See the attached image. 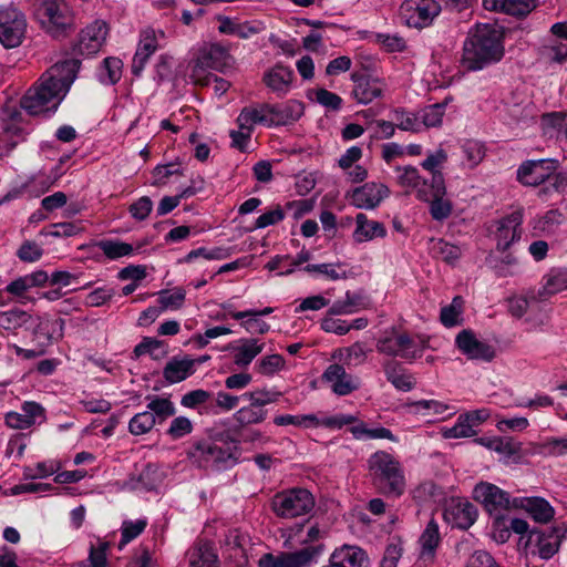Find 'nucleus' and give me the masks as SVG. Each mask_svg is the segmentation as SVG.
I'll return each instance as SVG.
<instances>
[{"label": "nucleus", "instance_id": "obj_31", "mask_svg": "<svg viewBox=\"0 0 567 567\" xmlns=\"http://www.w3.org/2000/svg\"><path fill=\"white\" fill-rule=\"evenodd\" d=\"M414 194L419 200L424 203L433 200V198L439 196H445L446 186L443 174H434L430 179L421 177V183L417 185Z\"/></svg>", "mask_w": 567, "mask_h": 567}, {"label": "nucleus", "instance_id": "obj_43", "mask_svg": "<svg viewBox=\"0 0 567 567\" xmlns=\"http://www.w3.org/2000/svg\"><path fill=\"white\" fill-rule=\"evenodd\" d=\"M564 221V215L559 209H550L543 216L533 220V229L540 233L551 234Z\"/></svg>", "mask_w": 567, "mask_h": 567}, {"label": "nucleus", "instance_id": "obj_22", "mask_svg": "<svg viewBox=\"0 0 567 567\" xmlns=\"http://www.w3.org/2000/svg\"><path fill=\"white\" fill-rule=\"evenodd\" d=\"M37 323L32 329L33 340L38 347L47 348L53 341L63 337L64 320L61 318H50L48 316L38 317Z\"/></svg>", "mask_w": 567, "mask_h": 567}, {"label": "nucleus", "instance_id": "obj_26", "mask_svg": "<svg viewBox=\"0 0 567 567\" xmlns=\"http://www.w3.org/2000/svg\"><path fill=\"white\" fill-rule=\"evenodd\" d=\"M388 382L398 391L409 392L414 389L416 381L412 373L403 364L394 359H388L382 363Z\"/></svg>", "mask_w": 567, "mask_h": 567}, {"label": "nucleus", "instance_id": "obj_2", "mask_svg": "<svg viewBox=\"0 0 567 567\" xmlns=\"http://www.w3.org/2000/svg\"><path fill=\"white\" fill-rule=\"evenodd\" d=\"M504 52L503 31L495 24H476L467 33L460 63L465 71H478L501 61Z\"/></svg>", "mask_w": 567, "mask_h": 567}, {"label": "nucleus", "instance_id": "obj_3", "mask_svg": "<svg viewBox=\"0 0 567 567\" xmlns=\"http://www.w3.org/2000/svg\"><path fill=\"white\" fill-rule=\"evenodd\" d=\"M368 472L373 487L384 496L400 497L406 480L402 464L386 451H377L368 458Z\"/></svg>", "mask_w": 567, "mask_h": 567}, {"label": "nucleus", "instance_id": "obj_52", "mask_svg": "<svg viewBox=\"0 0 567 567\" xmlns=\"http://www.w3.org/2000/svg\"><path fill=\"white\" fill-rule=\"evenodd\" d=\"M462 151L471 168L477 166L485 156L483 144L474 140L465 141L462 145Z\"/></svg>", "mask_w": 567, "mask_h": 567}, {"label": "nucleus", "instance_id": "obj_7", "mask_svg": "<svg viewBox=\"0 0 567 567\" xmlns=\"http://www.w3.org/2000/svg\"><path fill=\"white\" fill-rule=\"evenodd\" d=\"M35 17L53 37L63 34L72 25L73 19L63 0H43L35 9Z\"/></svg>", "mask_w": 567, "mask_h": 567}, {"label": "nucleus", "instance_id": "obj_30", "mask_svg": "<svg viewBox=\"0 0 567 567\" xmlns=\"http://www.w3.org/2000/svg\"><path fill=\"white\" fill-rule=\"evenodd\" d=\"M367 558V554L362 548L353 545H343L336 548L329 559L339 567H362Z\"/></svg>", "mask_w": 567, "mask_h": 567}, {"label": "nucleus", "instance_id": "obj_55", "mask_svg": "<svg viewBox=\"0 0 567 567\" xmlns=\"http://www.w3.org/2000/svg\"><path fill=\"white\" fill-rule=\"evenodd\" d=\"M280 396V392L270 391L267 389H257L255 391L245 392L241 395L244 400L256 401L257 404L262 409L267 404L277 402Z\"/></svg>", "mask_w": 567, "mask_h": 567}, {"label": "nucleus", "instance_id": "obj_13", "mask_svg": "<svg viewBox=\"0 0 567 567\" xmlns=\"http://www.w3.org/2000/svg\"><path fill=\"white\" fill-rule=\"evenodd\" d=\"M165 38L163 30H155L151 27L143 29L140 33V42L132 61V72L134 75H141L151 55L159 48V40Z\"/></svg>", "mask_w": 567, "mask_h": 567}, {"label": "nucleus", "instance_id": "obj_46", "mask_svg": "<svg viewBox=\"0 0 567 567\" xmlns=\"http://www.w3.org/2000/svg\"><path fill=\"white\" fill-rule=\"evenodd\" d=\"M147 526L146 519L124 520L121 527L118 549L140 536Z\"/></svg>", "mask_w": 567, "mask_h": 567}, {"label": "nucleus", "instance_id": "obj_29", "mask_svg": "<svg viewBox=\"0 0 567 567\" xmlns=\"http://www.w3.org/2000/svg\"><path fill=\"white\" fill-rule=\"evenodd\" d=\"M195 372V360L189 357L172 358L163 370L164 379L173 384L186 380Z\"/></svg>", "mask_w": 567, "mask_h": 567}, {"label": "nucleus", "instance_id": "obj_48", "mask_svg": "<svg viewBox=\"0 0 567 567\" xmlns=\"http://www.w3.org/2000/svg\"><path fill=\"white\" fill-rule=\"evenodd\" d=\"M97 246L109 259L128 256L134 250L131 244L118 240H101Z\"/></svg>", "mask_w": 567, "mask_h": 567}, {"label": "nucleus", "instance_id": "obj_56", "mask_svg": "<svg viewBox=\"0 0 567 567\" xmlns=\"http://www.w3.org/2000/svg\"><path fill=\"white\" fill-rule=\"evenodd\" d=\"M111 546L110 540L99 538L96 545H91L89 560L91 567H105L106 566V551Z\"/></svg>", "mask_w": 567, "mask_h": 567}, {"label": "nucleus", "instance_id": "obj_33", "mask_svg": "<svg viewBox=\"0 0 567 567\" xmlns=\"http://www.w3.org/2000/svg\"><path fill=\"white\" fill-rule=\"evenodd\" d=\"M249 402L250 403L248 405L240 408L234 413V424L241 426L257 425L267 419V410L259 406L256 401Z\"/></svg>", "mask_w": 567, "mask_h": 567}, {"label": "nucleus", "instance_id": "obj_53", "mask_svg": "<svg viewBox=\"0 0 567 567\" xmlns=\"http://www.w3.org/2000/svg\"><path fill=\"white\" fill-rule=\"evenodd\" d=\"M539 453L547 456H563L567 454V437H548L539 444Z\"/></svg>", "mask_w": 567, "mask_h": 567}, {"label": "nucleus", "instance_id": "obj_40", "mask_svg": "<svg viewBox=\"0 0 567 567\" xmlns=\"http://www.w3.org/2000/svg\"><path fill=\"white\" fill-rule=\"evenodd\" d=\"M396 183L405 189L406 193L415 192L417 185L421 183V174L415 166H395Z\"/></svg>", "mask_w": 567, "mask_h": 567}, {"label": "nucleus", "instance_id": "obj_15", "mask_svg": "<svg viewBox=\"0 0 567 567\" xmlns=\"http://www.w3.org/2000/svg\"><path fill=\"white\" fill-rule=\"evenodd\" d=\"M476 506L466 498H451L444 509L445 520L460 529L470 528L477 518Z\"/></svg>", "mask_w": 567, "mask_h": 567}, {"label": "nucleus", "instance_id": "obj_14", "mask_svg": "<svg viewBox=\"0 0 567 567\" xmlns=\"http://www.w3.org/2000/svg\"><path fill=\"white\" fill-rule=\"evenodd\" d=\"M523 212L515 210L496 221L495 240L499 251L507 250L523 234Z\"/></svg>", "mask_w": 567, "mask_h": 567}, {"label": "nucleus", "instance_id": "obj_24", "mask_svg": "<svg viewBox=\"0 0 567 567\" xmlns=\"http://www.w3.org/2000/svg\"><path fill=\"white\" fill-rule=\"evenodd\" d=\"M293 79L292 69L278 63L265 72L262 81L277 96L282 97L290 91Z\"/></svg>", "mask_w": 567, "mask_h": 567}, {"label": "nucleus", "instance_id": "obj_21", "mask_svg": "<svg viewBox=\"0 0 567 567\" xmlns=\"http://www.w3.org/2000/svg\"><path fill=\"white\" fill-rule=\"evenodd\" d=\"M456 346L471 360L492 361L495 357L493 347L480 341L471 330L457 334Z\"/></svg>", "mask_w": 567, "mask_h": 567}, {"label": "nucleus", "instance_id": "obj_20", "mask_svg": "<svg viewBox=\"0 0 567 567\" xmlns=\"http://www.w3.org/2000/svg\"><path fill=\"white\" fill-rule=\"evenodd\" d=\"M555 161L539 159L523 163L517 171L518 181L528 186H538L550 178Z\"/></svg>", "mask_w": 567, "mask_h": 567}, {"label": "nucleus", "instance_id": "obj_54", "mask_svg": "<svg viewBox=\"0 0 567 567\" xmlns=\"http://www.w3.org/2000/svg\"><path fill=\"white\" fill-rule=\"evenodd\" d=\"M444 110L445 104L442 103H436L426 106L422 111L421 126L424 125L425 127H435L441 125L444 115Z\"/></svg>", "mask_w": 567, "mask_h": 567}, {"label": "nucleus", "instance_id": "obj_8", "mask_svg": "<svg viewBox=\"0 0 567 567\" xmlns=\"http://www.w3.org/2000/svg\"><path fill=\"white\" fill-rule=\"evenodd\" d=\"M441 12L435 0H404L399 8V19L408 27L422 29L432 23Z\"/></svg>", "mask_w": 567, "mask_h": 567}, {"label": "nucleus", "instance_id": "obj_34", "mask_svg": "<svg viewBox=\"0 0 567 567\" xmlns=\"http://www.w3.org/2000/svg\"><path fill=\"white\" fill-rule=\"evenodd\" d=\"M236 348L234 363L238 367H247L264 350V343L257 339H241Z\"/></svg>", "mask_w": 567, "mask_h": 567}, {"label": "nucleus", "instance_id": "obj_19", "mask_svg": "<svg viewBox=\"0 0 567 567\" xmlns=\"http://www.w3.org/2000/svg\"><path fill=\"white\" fill-rule=\"evenodd\" d=\"M322 380L330 384L334 394L340 396L349 395L360 388L359 378L348 373L344 367L338 363L330 364L326 369Z\"/></svg>", "mask_w": 567, "mask_h": 567}, {"label": "nucleus", "instance_id": "obj_36", "mask_svg": "<svg viewBox=\"0 0 567 567\" xmlns=\"http://www.w3.org/2000/svg\"><path fill=\"white\" fill-rule=\"evenodd\" d=\"M567 112H549L544 113L540 116V126L544 134L553 135L557 137H565L567 126Z\"/></svg>", "mask_w": 567, "mask_h": 567}, {"label": "nucleus", "instance_id": "obj_17", "mask_svg": "<svg viewBox=\"0 0 567 567\" xmlns=\"http://www.w3.org/2000/svg\"><path fill=\"white\" fill-rule=\"evenodd\" d=\"M106 34V23L102 20H95L80 32L75 51L86 56L97 53L105 42Z\"/></svg>", "mask_w": 567, "mask_h": 567}, {"label": "nucleus", "instance_id": "obj_60", "mask_svg": "<svg viewBox=\"0 0 567 567\" xmlns=\"http://www.w3.org/2000/svg\"><path fill=\"white\" fill-rule=\"evenodd\" d=\"M444 197L439 196L427 202L430 204V214L434 220H444L452 214V203Z\"/></svg>", "mask_w": 567, "mask_h": 567}, {"label": "nucleus", "instance_id": "obj_64", "mask_svg": "<svg viewBox=\"0 0 567 567\" xmlns=\"http://www.w3.org/2000/svg\"><path fill=\"white\" fill-rule=\"evenodd\" d=\"M465 567H499L494 557L485 550L474 551L467 559Z\"/></svg>", "mask_w": 567, "mask_h": 567}, {"label": "nucleus", "instance_id": "obj_57", "mask_svg": "<svg viewBox=\"0 0 567 567\" xmlns=\"http://www.w3.org/2000/svg\"><path fill=\"white\" fill-rule=\"evenodd\" d=\"M158 295V302L161 305L159 308L162 311L168 308L178 309L185 301V292L182 289H177L173 292L168 290H162Z\"/></svg>", "mask_w": 567, "mask_h": 567}, {"label": "nucleus", "instance_id": "obj_32", "mask_svg": "<svg viewBox=\"0 0 567 567\" xmlns=\"http://www.w3.org/2000/svg\"><path fill=\"white\" fill-rule=\"evenodd\" d=\"M266 104L267 103H262L258 106L244 107L237 117L239 128H248L254 132L256 124L269 126V115L266 110Z\"/></svg>", "mask_w": 567, "mask_h": 567}, {"label": "nucleus", "instance_id": "obj_35", "mask_svg": "<svg viewBox=\"0 0 567 567\" xmlns=\"http://www.w3.org/2000/svg\"><path fill=\"white\" fill-rule=\"evenodd\" d=\"M189 567H218L217 555L208 543L199 544L188 551Z\"/></svg>", "mask_w": 567, "mask_h": 567}, {"label": "nucleus", "instance_id": "obj_39", "mask_svg": "<svg viewBox=\"0 0 567 567\" xmlns=\"http://www.w3.org/2000/svg\"><path fill=\"white\" fill-rule=\"evenodd\" d=\"M392 121L401 131L417 133L421 131V121L415 113L408 112L403 107H395L390 112Z\"/></svg>", "mask_w": 567, "mask_h": 567}, {"label": "nucleus", "instance_id": "obj_25", "mask_svg": "<svg viewBox=\"0 0 567 567\" xmlns=\"http://www.w3.org/2000/svg\"><path fill=\"white\" fill-rule=\"evenodd\" d=\"M198 59L200 63L208 69L224 71L231 66L234 59L229 53V48L220 43H210L203 47L199 51Z\"/></svg>", "mask_w": 567, "mask_h": 567}, {"label": "nucleus", "instance_id": "obj_50", "mask_svg": "<svg viewBox=\"0 0 567 567\" xmlns=\"http://www.w3.org/2000/svg\"><path fill=\"white\" fill-rule=\"evenodd\" d=\"M339 359L346 365H360L367 359V351L362 343L355 342L348 348L339 350Z\"/></svg>", "mask_w": 567, "mask_h": 567}, {"label": "nucleus", "instance_id": "obj_47", "mask_svg": "<svg viewBox=\"0 0 567 567\" xmlns=\"http://www.w3.org/2000/svg\"><path fill=\"white\" fill-rule=\"evenodd\" d=\"M274 423L278 426L295 425L301 427L319 426V419L315 414L305 415H277L274 419Z\"/></svg>", "mask_w": 567, "mask_h": 567}, {"label": "nucleus", "instance_id": "obj_49", "mask_svg": "<svg viewBox=\"0 0 567 567\" xmlns=\"http://www.w3.org/2000/svg\"><path fill=\"white\" fill-rule=\"evenodd\" d=\"M463 305L464 300L462 297H454L449 306L442 308L440 315L441 322L449 328L458 324Z\"/></svg>", "mask_w": 567, "mask_h": 567}, {"label": "nucleus", "instance_id": "obj_6", "mask_svg": "<svg viewBox=\"0 0 567 567\" xmlns=\"http://www.w3.org/2000/svg\"><path fill=\"white\" fill-rule=\"evenodd\" d=\"M315 504V497L308 489L290 488L274 496L271 508L278 517L296 518L309 514Z\"/></svg>", "mask_w": 567, "mask_h": 567}, {"label": "nucleus", "instance_id": "obj_59", "mask_svg": "<svg viewBox=\"0 0 567 567\" xmlns=\"http://www.w3.org/2000/svg\"><path fill=\"white\" fill-rule=\"evenodd\" d=\"M375 41L386 52H402L406 48L405 40L398 34L378 33L375 35Z\"/></svg>", "mask_w": 567, "mask_h": 567}, {"label": "nucleus", "instance_id": "obj_63", "mask_svg": "<svg viewBox=\"0 0 567 567\" xmlns=\"http://www.w3.org/2000/svg\"><path fill=\"white\" fill-rule=\"evenodd\" d=\"M193 431V423L192 421L186 416H177L172 422L167 430V434L174 439H181L185 435L192 433Z\"/></svg>", "mask_w": 567, "mask_h": 567}, {"label": "nucleus", "instance_id": "obj_62", "mask_svg": "<svg viewBox=\"0 0 567 567\" xmlns=\"http://www.w3.org/2000/svg\"><path fill=\"white\" fill-rule=\"evenodd\" d=\"M258 567H296L289 553H281L275 556L267 553L258 560Z\"/></svg>", "mask_w": 567, "mask_h": 567}, {"label": "nucleus", "instance_id": "obj_27", "mask_svg": "<svg viewBox=\"0 0 567 567\" xmlns=\"http://www.w3.org/2000/svg\"><path fill=\"white\" fill-rule=\"evenodd\" d=\"M537 0H483L486 10L514 17H526L536 8Z\"/></svg>", "mask_w": 567, "mask_h": 567}, {"label": "nucleus", "instance_id": "obj_10", "mask_svg": "<svg viewBox=\"0 0 567 567\" xmlns=\"http://www.w3.org/2000/svg\"><path fill=\"white\" fill-rule=\"evenodd\" d=\"M27 32V19L14 6L0 8V42L6 48H17Z\"/></svg>", "mask_w": 567, "mask_h": 567}, {"label": "nucleus", "instance_id": "obj_9", "mask_svg": "<svg viewBox=\"0 0 567 567\" xmlns=\"http://www.w3.org/2000/svg\"><path fill=\"white\" fill-rule=\"evenodd\" d=\"M188 455L200 467L224 465L233 458L230 446L210 439L195 441Z\"/></svg>", "mask_w": 567, "mask_h": 567}, {"label": "nucleus", "instance_id": "obj_41", "mask_svg": "<svg viewBox=\"0 0 567 567\" xmlns=\"http://www.w3.org/2000/svg\"><path fill=\"white\" fill-rule=\"evenodd\" d=\"M440 540L439 525L434 519H431L420 537L422 556L433 557Z\"/></svg>", "mask_w": 567, "mask_h": 567}, {"label": "nucleus", "instance_id": "obj_18", "mask_svg": "<svg viewBox=\"0 0 567 567\" xmlns=\"http://www.w3.org/2000/svg\"><path fill=\"white\" fill-rule=\"evenodd\" d=\"M353 81L352 96L358 103L369 104L380 97L385 90V83L378 78H373L365 72H353L351 74Z\"/></svg>", "mask_w": 567, "mask_h": 567}, {"label": "nucleus", "instance_id": "obj_51", "mask_svg": "<svg viewBox=\"0 0 567 567\" xmlns=\"http://www.w3.org/2000/svg\"><path fill=\"white\" fill-rule=\"evenodd\" d=\"M447 153L443 148H437L434 152L427 153L425 159L421 163V167L427 171L431 176L434 174H443L442 168L447 162Z\"/></svg>", "mask_w": 567, "mask_h": 567}, {"label": "nucleus", "instance_id": "obj_38", "mask_svg": "<svg viewBox=\"0 0 567 567\" xmlns=\"http://www.w3.org/2000/svg\"><path fill=\"white\" fill-rule=\"evenodd\" d=\"M324 551V545H302L301 549L296 550L293 553H289V555L296 567H306L313 563H317Z\"/></svg>", "mask_w": 567, "mask_h": 567}, {"label": "nucleus", "instance_id": "obj_58", "mask_svg": "<svg viewBox=\"0 0 567 567\" xmlns=\"http://www.w3.org/2000/svg\"><path fill=\"white\" fill-rule=\"evenodd\" d=\"M476 434L475 429L470 422L464 420V414L457 417L456 423L444 431V437L446 439H458V437H471Z\"/></svg>", "mask_w": 567, "mask_h": 567}, {"label": "nucleus", "instance_id": "obj_5", "mask_svg": "<svg viewBox=\"0 0 567 567\" xmlns=\"http://www.w3.org/2000/svg\"><path fill=\"white\" fill-rule=\"evenodd\" d=\"M146 410L135 414L128 422V432L138 436L150 433L156 424H163L176 413L174 403L168 398L150 395Z\"/></svg>", "mask_w": 567, "mask_h": 567}, {"label": "nucleus", "instance_id": "obj_37", "mask_svg": "<svg viewBox=\"0 0 567 567\" xmlns=\"http://www.w3.org/2000/svg\"><path fill=\"white\" fill-rule=\"evenodd\" d=\"M566 289L567 274L561 271H550L544 277L543 288L538 291V297L540 299H546Z\"/></svg>", "mask_w": 567, "mask_h": 567}, {"label": "nucleus", "instance_id": "obj_45", "mask_svg": "<svg viewBox=\"0 0 567 567\" xmlns=\"http://www.w3.org/2000/svg\"><path fill=\"white\" fill-rule=\"evenodd\" d=\"M526 509L530 516L539 523H547L554 517L553 507L543 498H527Z\"/></svg>", "mask_w": 567, "mask_h": 567}, {"label": "nucleus", "instance_id": "obj_4", "mask_svg": "<svg viewBox=\"0 0 567 567\" xmlns=\"http://www.w3.org/2000/svg\"><path fill=\"white\" fill-rule=\"evenodd\" d=\"M429 340L421 336H411L405 331L398 329L386 330L377 340V351L381 354L393 358H401L413 361L423 355V351L427 348Z\"/></svg>", "mask_w": 567, "mask_h": 567}, {"label": "nucleus", "instance_id": "obj_1", "mask_svg": "<svg viewBox=\"0 0 567 567\" xmlns=\"http://www.w3.org/2000/svg\"><path fill=\"white\" fill-rule=\"evenodd\" d=\"M80 61L64 60L52 65L30 87L21 100V106L31 115L55 110L76 78Z\"/></svg>", "mask_w": 567, "mask_h": 567}, {"label": "nucleus", "instance_id": "obj_16", "mask_svg": "<svg viewBox=\"0 0 567 567\" xmlns=\"http://www.w3.org/2000/svg\"><path fill=\"white\" fill-rule=\"evenodd\" d=\"M390 195V189L382 183L370 182L355 187L348 196L357 208L374 209Z\"/></svg>", "mask_w": 567, "mask_h": 567}, {"label": "nucleus", "instance_id": "obj_23", "mask_svg": "<svg viewBox=\"0 0 567 567\" xmlns=\"http://www.w3.org/2000/svg\"><path fill=\"white\" fill-rule=\"evenodd\" d=\"M269 115V127L288 125L298 121L305 111L303 103L297 100H289L280 105L266 104Z\"/></svg>", "mask_w": 567, "mask_h": 567}, {"label": "nucleus", "instance_id": "obj_28", "mask_svg": "<svg viewBox=\"0 0 567 567\" xmlns=\"http://www.w3.org/2000/svg\"><path fill=\"white\" fill-rule=\"evenodd\" d=\"M385 235L386 229L382 223L370 220L363 213L355 216V229L352 235L355 243L362 244L378 237L383 238Z\"/></svg>", "mask_w": 567, "mask_h": 567}, {"label": "nucleus", "instance_id": "obj_61", "mask_svg": "<svg viewBox=\"0 0 567 567\" xmlns=\"http://www.w3.org/2000/svg\"><path fill=\"white\" fill-rule=\"evenodd\" d=\"M212 395L210 392L203 389L193 390L182 396L181 404L187 409H196L208 402Z\"/></svg>", "mask_w": 567, "mask_h": 567}, {"label": "nucleus", "instance_id": "obj_11", "mask_svg": "<svg viewBox=\"0 0 567 567\" xmlns=\"http://www.w3.org/2000/svg\"><path fill=\"white\" fill-rule=\"evenodd\" d=\"M526 546L533 555H538L542 559H549L559 549V532L551 527L533 529L528 535Z\"/></svg>", "mask_w": 567, "mask_h": 567}, {"label": "nucleus", "instance_id": "obj_44", "mask_svg": "<svg viewBox=\"0 0 567 567\" xmlns=\"http://www.w3.org/2000/svg\"><path fill=\"white\" fill-rule=\"evenodd\" d=\"M30 321H32V316L21 309L0 312V328L4 330H17Z\"/></svg>", "mask_w": 567, "mask_h": 567}, {"label": "nucleus", "instance_id": "obj_42", "mask_svg": "<svg viewBox=\"0 0 567 567\" xmlns=\"http://www.w3.org/2000/svg\"><path fill=\"white\" fill-rule=\"evenodd\" d=\"M246 535L240 533L238 529L229 530L225 538V547L226 550L229 551V557L235 558L238 561H246Z\"/></svg>", "mask_w": 567, "mask_h": 567}, {"label": "nucleus", "instance_id": "obj_12", "mask_svg": "<svg viewBox=\"0 0 567 567\" xmlns=\"http://www.w3.org/2000/svg\"><path fill=\"white\" fill-rule=\"evenodd\" d=\"M473 496L491 515L498 516L501 512L508 509L511 506L509 494L491 483L482 482L477 484L474 487Z\"/></svg>", "mask_w": 567, "mask_h": 567}]
</instances>
